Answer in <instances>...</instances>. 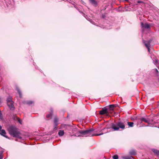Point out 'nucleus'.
I'll use <instances>...</instances> for the list:
<instances>
[{
  "mask_svg": "<svg viewBox=\"0 0 159 159\" xmlns=\"http://www.w3.org/2000/svg\"><path fill=\"white\" fill-rule=\"evenodd\" d=\"M71 131L72 132L73 135L78 137H86L88 136H99L103 134L104 133L107 132V131L105 133L94 134L93 132L94 130L93 129H89L85 130H80L78 129L77 127L75 126H73Z\"/></svg>",
  "mask_w": 159,
  "mask_h": 159,
  "instance_id": "1",
  "label": "nucleus"
},
{
  "mask_svg": "<svg viewBox=\"0 0 159 159\" xmlns=\"http://www.w3.org/2000/svg\"><path fill=\"white\" fill-rule=\"evenodd\" d=\"M8 130L10 134L13 137L18 138L20 139L22 137L20 136V134L19 129L14 126H11L8 128Z\"/></svg>",
  "mask_w": 159,
  "mask_h": 159,
  "instance_id": "2",
  "label": "nucleus"
},
{
  "mask_svg": "<svg viewBox=\"0 0 159 159\" xmlns=\"http://www.w3.org/2000/svg\"><path fill=\"white\" fill-rule=\"evenodd\" d=\"M126 124V121H119L115 124H113L111 126V128L114 131L119 130L120 129H125Z\"/></svg>",
  "mask_w": 159,
  "mask_h": 159,
  "instance_id": "3",
  "label": "nucleus"
},
{
  "mask_svg": "<svg viewBox=\"0 0 159 159\" xmlns=\"http://www.w3.org/2000/svg\"><path fill=\"white\" fill-rule=\"evenodd\" d=\"M139 119L140 120L139 123H141L143 121L148 124V125L147 126H149L152 127L155 126L154 125V124H152V120H149L148 118H146L143 117H140V118Z\"/></svg>",
  "mask_w": 159,
  "mask_h": 159,
  "instance_id": "4",
  "label": "nucleus"
},
{
  "mask_svg": "<svg viewBox=\"0 0 159 159\" xmlns=\"http://www.w3.org/2000/svg\"><path fill=\"white\" fill-rule=\"evenodd\" d=\"M108 112L107 111V108L106 107L103 108L101 110L99 111V113L100 115H103L104 114H106L107 115H108Z\"/></svg>",
  "mask_w": 159,
  "mask_h": 159,
  "instance_id": "5",
  "label": "nucleus"
},
{
  "mask_svg": "<svg viewBox=\"0 0 159 159\" xmlns=\"http://www.w3.org/2000/svg\"><path fill=\"white\" fill-rule=\"evenodd\" d=\"M62 127L65 129L69 131H70L71 130L72 128H73V126L68 125L64 124L62 125Z\"/></svg>",
  "mask_w": 159,
  "mask_h": 159,
  "instance_id": "6",
  "label": "nucleus"
},
{
  "mask_svg": "<svg viewBox=\"0 0 159 159\" xmlns=\"http://www.w3.org/2000/svg\"><path fill=\"white\" fill-rule=\"evenodd\" d=\"M143 43L144 44L145 46L147 48L148 52H150V43L149 41H146L143 40Z\"/></svg>",
  "mask_w": 159,
  "mask_h": 159,
  "instance_id": "7",
  "label": "nucleus"
},
{
  "mask_svg": "<svg viewBox=\"0 0 159 159\" xmlns=\"http://www.w3.org/2000/svg\"><path fill=\"white\" fill-rule=\"evenodd\" d=\"M141 25L142 28L147 29H150V26L149 24L148 23L144 24L143 22L141 23Z\"/></svg>",
  "mask_w": 159,
  "mask_h": 159,
  "instance_id": "8",
  "label": "nucleus"
},
{
  "mask_svg": "<svg viewBox=\"0 0 159 159\" xmlns=\"http://www.w3.org/2000/svg\"><path fill=\"white\" fill-rule=\"evenodd\" d=\"M7 105L11 110H14L15 109V107L13 104V102L7 104Z\"/></svg>",
  "mask_w": 159,
  "mask_h": 159,
  "instance_id": "9",
  "label": "nucleus"
},
{
  "mask_svg": "<svg viewBox=\"0 0 159 159\" xmlns=\"http://www.w3.org/2000/svg\"><path fill=\"white\" fill-rule=\"evenodd\" d=\"M58 120L57 118H55L54 119V124L55 128L56 129H57V126L58 125Z\"/></svg>",
  "mask_w": 159,
  "mask_h": 159,
  "instance_id": "10",
  "label": "nucleus"
},
{
  "mask_svg": "<svg viewBox=\"0 0 159 159\" xmlns=\"http://www.w3.org/2000/svg\"><path fill=\"white\" fill-rule=\"evenodd\" d=\"M152 151L157 156H159V151L154 148L151 149Z\"/></svg>",
  "mask_w": 159,
  "mask_h": 159,
  "instance_id": "11",
  "label": "nucleus"
},
{
  "mask_svg": "<svg viewBox=\"0 0 159 159\" xmlns=\"http://www.w3.org/2000/svg\"><path fill=\"white\" fill-rule=\"evenodd\" d=\"M34 101L31 100L26 101H24L23 102V103L24 104H28L29 105H30L34 103Z\"/></svg>",
  "mask_w": 159,
  "mask_h": 159,
  "instance_id": "12",
  "label": "nucleus"
},
{
  "mask_svg": "<svg viewBox=\"0 0 159 159\" xmlns=\"http://www.w3.org/2000/svg\"><path fill=\"white\" fill-rule=\"evenodd\" d=\"M1 132H0V134L2 136H4V137L7 138L8 137L5 135V134H6V132L5 131L4 129H2L0 131Z\"/></svg>",
  "mask_w": 159,
  "mask_h": 159,
  "instance_id": "13",
  "label": "nucleus"
},
{
  "mask_svg": "<svg viewBox=\"0 0 159 159\" xmlns=\"http://www.w3.org/2000/svg\"><path fill=\"white\" fill-rule=\"evenodd\" d=\"M7 104H8V103H10L13 102L12 100V97L10 96L8 97L7 98Z\"/></svg>",
  "mask_w": 159,
  "mask_h": 159,
  "instance_id": "14",
  "label": "nucleus"
},
{
  "mask_svg": "<svg viewBox=\"0 0 159 159\" xmlns=\"http://www.w3.org/2000/svg\"><path fill=\"white\" fill-rule=\"evenodd\" d=\"M64 134V130H60L59 131L58 134L60 136H63Z\"/></svg>",
  "mask_w": 159,
  "mask_h": 159,
  "instance_id": "15",
  "label": "nucleus"
},
{
  "mask_svg": "<svg viewBox=\"0 0 159 159\" xmlns=\"http://www.w3.org/2000/svg\"><path fill=\"white\" fill-rule=\"evenodd\" d=\"M129 154L131 155H134L136 154V152L135 150L134 149L131 150L129 151Z\"/></svg>",
  "mask_w": 159,
  "mask_h": 159,
  "instance_id": "16",
  "label": "nucleus"
},
{
  "mask_svg": "<svg viewBox=\"0 0 159 159\" xmlns=\"http://www.w3.org/2000/svg\"><path fill=\"white\" fill-rule=\"evenodd\" d=\"M92 4L95 6H96L97 4V2L95 0H89Z\"/></svg>",
  "mask_w": 159,
  "mask_h": 159,
  "instance_id": "17",
  "label": "nucleus"
},
{
  "mask_svg": "<svg viewBox=\"0 0 159 159\" xmlns=\"http://www.w3.org/2000/svg\"><path fill=\"white\" fill-rule=\"evenodd\" d=\"M128 125L130 127H132L134 126V123L133 122H130L128 121L127 122Z\"/></svg>",
  "mask_w": 159,
  "mask_h": 159,
  "instance_id": "18",
  "label": "nucleus"
},
{
  "mask_svg": "<svg viewBox=\"0 0 159 159\" xmlns=\"http://www.w3.org/2000/svg\"><path fill=\"white\" fill-rule=\"evenodd\" d=\"M16 89L19 94L20 97V98H22V96L21 91L18 88H16Z\"/></svg>",
  "mask_w": 159,
  "mask_h": 159,
  "instance_id": "19",
  "label": "nucleus"
},
{
  "mask_svg": "<svg viewBox=\"0 0 159 159\" xmlns=\"http://www.w3.org/2000/svg\"><path fill=\"white\" fill-rule=\"evenodd\" d=\"M116 107L115 105L112 104L109 106V109L110 110H113L114 108Z\"/></svg>",
  "mask_w": 159,
  "mask_h": 159,
  "instance_id": "20",
  "label": "nucleus"
},
{
  "mask_svg": "<svg viewBox=\"0 0 159 159\" xmlns=\"http://www.w3.org/2000/svg\"><path fill=\"white\" fill-rule=\"evenodd\" d=\"M123 158L124 159H132L133 157L132 156L123 157Z\"/></svg>",
  "mask_w": 159,
  "mask_h": 159,
  "instance_id": "21",
  "label": "nucleus"
},
{
  "mask_svg": "<svg viewBox=\"0 0 159 159\" xmlns=\"http://www.w3.org/2000/svg\"><path fill=\"white\" fill-rule=\"evenodd\" d=\"M139 118H140V117H134V118H133V120H138V122L139 123H140V120L139 119Z\"/></svg>",
  "mask_w": 159,
  "mask_h": 159,
  "instance_id": "22",
  "label": "nucleus"
},
{
  "mask_svg": "<svg viewBox=\"0 0 159 159\" xmlns=\"http://www.w3.org/2000/svg\"><path fill=\"white\" fill-rule=\"evenodd\" d=\"M113 159H118V156L117 155H115L113 157Z\"/></svg>",
  "mask_w": 159,
  "mask_h": 159,
  "instance_id": "23",
  "label": "nucleus"
},
{
  "mask_svg": "<svg viewBox=\"0 0 159 159\" xmlns=\"http://www.w3.org/2000/svg\"><path fill=\"white\" fill-rule=\"evenodd\" d=\"M153 71L156 73V74H157L158 73V71L157 69H153Z\"/></svg>",
  "mask_w": 159,
  "mask_h": 159,
  "instance_id": "24",
  "label": "nucleus"
},
{
  "mask_svg": "<svg viewBox=\"0 0 159 159\" xmlns=\"http://www.w3.org/2000/svg\"><path fill=\"white\" fill-rule=\"evenodd\" d=\"M17 121H18L20 124H21V122H22V121L19 118H17Z\"/></svg>",
  "mask_w": 159,
  "mask_h": 159,
  "instance_id": "25",
  "label": "nucleus"
},
{
  "mask_svg": "<svg viewBox=\"0 0 159 159\" xmlns=\"http://www.w3.org/2000/svg\"><path fill=\"white\" fill-rule=\"evenodd\" d=\"M82 14L83 16L87 19H89V18L88 19H87V15H85V14L84 13H83V12H82Z\"/></svg>",
  "mask_w": 159,
  "mask_h": 159,
  "instance_id": "26",
  "label": "nucleus"
},
{
  "mask_svg": "<svg viewBox=\"0 0 159 159\" xmlns=\"http://www.w3.org/2000/svg\"><path fill=\"white\" fill-rule=\"evenodd\" d=\"M137 2L138 3H141L143 4H144V3L143 2L141 1H138Z\"/></svg>",
  "mask_w": 159,
  "mask_h": 159,
  "instance_id": "27",
  "label": "nucleus"
},
{
  "mask_svg": "<svg viewBox=\"0 0 159 159\" xmlns=\"http://www.w3.org/2000/svg\"><path fill=\"white\" fill-rule=\"evenodd\" d=\"M51 116V114H49L47 116L48 118H49Z\"/></svg>",
  "mask_w": 159,
  "mask_h": 159,
  "instance_id": "28",
  "label": "nucleus"
},
{
  "mask_svg": "<svg viewBox=\"0 0 159 159\" xmlns=\"http://www.w3.org/2000/svg\"><path fill=\"white\" fill-rule=\"evenodd\" d=\"M3 151H1L0 152V155L1 156H2V154L3 153Z\"/></svg>",
  "mask_w": 159,
  "mask_h": 159,
  "instance_id": "29",
  "label": "nucleus"
},
{
  "mask_svg": "<svg viewBox=\"0 0 159 159\" xmlns=\"http://www.w3.org/2000/svg\"><path fill=\"white\" fill-rule=\"evenodd\" d=\"M3 156L0 155V159H3Z\"/></svg>",
  "mask_w": 159,
  "mask_h": 159,
  "instance_id": "30",
  "label": "nucleus"
},
{
  "mask_svg": "<svg viewBox=\"0 0 159 159\" xmlns=\"http://www.w3.org/2000/svg\"><path fill=\"white\" fill-rule=\"evenodd\" d=\"M122 11L121 9H120V8L118 10V11L119 12H120Z\"/></svg>",
  "mask_w": 159,
  "mask_h": 159,
  "instance_id": "31",
  "label": "nucleus"
},
{
  "mask_svg": "<svg viewBox=\"0 0 159 159\" xmlns=\"http://www.w3.org/2000/svg\"><path fill=\"white\" fill-rule=\"evenodd\" d=\"M2 126L1 125H0V131L1 130H2Z\"/></svg>",
  "mask_w": 159,
  "mask_h": 159,
  "instance_id": "32",
  "label": "nucleus"
},
{
  "mask_svg": "<svg viewBox=\"0 0 159 159\" xmlns=\"http://www.w3.org/2000/svg\"><path fill=\"white\" fill-rule=\"evenodd\" d=\"M88 20H89L91 23H92V24H93V23L92 22V21H91V20H90V19H88Z\"/></svg>",
  "mask_w": 159,
  "mask_h": 159,
  "instance_id": "33",
  "label": "nucleus"
},
{
  "mask_svg": "<svg viewBox=\"0 0 159 159\" xmlns=\"http://www.w3.org/2000/svg\"><path fill=\"white\" fill-rule=\"evenodd\" d=\"M1 98H0V104H1Z\"/></svg>",
  "mask_w": 159,
  "mask_h": 159,
  "instance_id": "34",
  "label": "nucleus"
},
{
  "mask_svg": "<svg viewBox=\"0 0 159 159\" xmlns=\"http://www.w3.org/2000/svg\"><path fill=\"white\" fill-rule=\"evenodd\" d=\"M106 129V128H104V129H103V130H105V129Z\"/></svg>",
  "mask_w": 159,
  "mask_h": 159,
  "instance_id": "35",
  "label": "nucleus"
},
{
  "mask_svg": "<svg viewBox=\"0 0 159 159\" xmlns=\"http://www.w3.org/2000/svg\"><path fill=\"white\" fill-rule=\"evenodd\" d=\"M126 11H128V10H126Z\"/></svg>",
  "mask_w": 159,
  "mask_h": 159,
  "instance_id": "36",
  "label": "nucleus"
},
{
  "mask_svg": "<svg viewBox=\"0 0 159 159\" xmlns=\"http://www.w3.org/2000/svg\"><path fill=\"white\" fill-rule=\"evenodd\" d=\"M158 69H159V67L158 68Z\"/></svg>",
  "mask_w": 159,
  "mask_h": 159,
  "instance_id": "37",
  "label": "nucleus"
}]
</instances>
